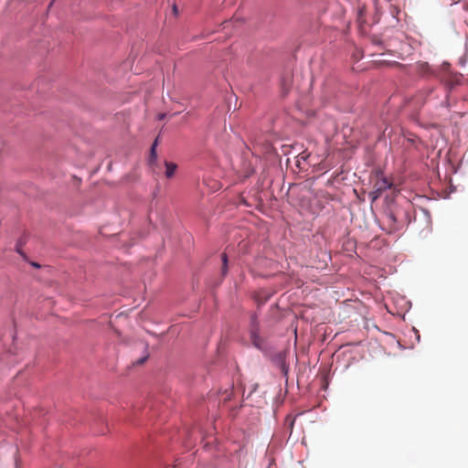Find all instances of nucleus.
Listing matches in <instances>:
<instances>
[{
  "instance_id": "1",
  "label": "nucleus",
  "mask_w": 468,
  "mask_h": 468,
  "mask_svg": "<svg viewBox=\"0 0 468 468\" xmlns=\"http://www.w3.org/2000/svg\"><path fill=\"white\" fill-rule=\"evenodd\" d=\"M392 186V183L388 181V179L382 175L380 177L378 176L375 184H374V190L370 194L372 197V200L375 201L377 198H378L381 194L387 190L388 188H390Z\"/></svg>"
},
{
  "instance_id": "2",
  "label": "nucleus",
  "mask_w": 468,
  "mask_h": 468,
  "mask_svg": "<svg viewBox=\"0 0 468 468\" xmlns=\"http://www.w3.org/2000/svg\"><path fill=\"white\" fill-rule=\"evenodd\" d=\"M250 340H251L252 345L259 349L262 348L263 340L259 335V324H258L257 316L255 314L251 315V317H250Z\"/></svg>"
},
{
  "instance_id": "13",
  "label": "nucleus",
  "mask_w": 468,
  "mask_h": 468,
  "mask_svg": "<svg viewBox=\"0 0 468 468\" xmlns=\"http://www.w3.org/2000/svg\"><path fill=\"white\" fill-rule=\"evenodd\" d=\"M53 1L50 3V5H52Z\"/></svg>"
},
{
  "instance_id": "10",
  "label": "nucleus",
  "mask_w": 468,
  "mask_h": 468,
  "mask_svg": "<svg viewBox=\"0 0 468 468\" xmlns=\"http://www.w3.org/2000/svg\"><path fill=\"white\" fill-rule=\"evenodd\" d=\"M32 265L36 268H39V264L36 263V262H33Z\"/></svg>"
},
{
  "instance_id": "8",
  "label": "nucleus",
  "mask_w": 468,
  "mask_h": 468,
  "mask_svg": "<svg viewBox=\"0 0 468 468\" xmlns=\"http://www.w3.org/2000/svg\"><path fill=\"white\" fill-rule=\"evenodd\" d=\"M146 360V357L141 358L137 361L138 365H142Z\"/></svg>"
},
{
  "instance_id": "7",
  "label": "nucleus",
  "mask_w": 468,
  "mask_h": 468,
  "mask_svg": "<svg viewBox=\"0 0 468 468\" xmlns=\"http://www.w3.org/2000/svg\"><path fill=\"white\" fill-rule=\"evenodd\" d=\"M285 423L289 425L290 429H292V426L294 424V418L291 416H287L285 420Z\"/></svg>"
},
{
  "instance_id": "9",
  "label": "nucleus",
  "mask_w": 468,
  "mask_h": 468,
  "mask_svg": "<svg viewBox=\"0 0 468 468\" xmlns=\"http://www.w3.org/2000/svg\"><path fill=\"white\" fill-rule=\"evenodd\" d=\"M173 11H174L175 14H177V7H176V5L173 6Z\"/></svg>"
},
{
  "instance_id": "4",
  "label": "nucleus",
  "mask_w": 468,
  "mask_h": 468,
  "mask_svg": "<svg viewBox=\"0 0 468 468\" xmlns=\"http://www.w3.org/2000/svg\"><path fill=\"white\" fill-rule=\"evenodd\" d=\"M387 219H388L390 229L395 230L397 229L395 226V224L397 222V218H396L395 215L391 212L387 214Z\"/></svg>"
},
{
  "instance_id": "12",
  "label": "nucleus",
  "mask_w": 468,
  "mask_h": 468,
  "mask_svg": "<svg viewBox=\"0 0 468 468\" xmlns=\"http://www.w3.org/2000/svg\"><path fill=\"white\" fill-rule=\"evenodd\" d=\"M17 252L21 254V249H17Z\"/></svg>"
},
{
  "instance_id": "3",
  "label": "nucleus",
  "mask_w": 468,
  "mask_h": 468,
  "mask_svg": "<svg viewBox=\"0 0 468 468\" xmlns=\"http://www.w3.org/2000/svg\"><path fill=\"white\" fill-rule=\"evenodd\" d=\"M165 176L167 178H172L176 174L177 165L175 163L168 162V161L165 162Z\"/></svg>"
},
{
  "instance_id": "5",
  "label": "nucleus",
  "mask_w": 468,
  "mask_h": 468,
  "mask_svg": "<svg viewBox=\"0 0 468 468\" xmlns=\"http://www.w3.org/2000/svg\"><path fill=\"white\" fill-rule=\"evenodd\" d=\"M157 144H158V138H156L154 140V142L153 143L152 146H151V151H150V162H153L156 159L157 157V154H156V146H157Z\"/></svg>"
},
{
  "instance_id": "6",
  "label": "nucleus",
  "mask_w": 468,
  "mask_h": 468,
  "mask_svg": "<svg viewBox=\"0 0 468 468\" xmlns=\"http://www.w3.org/2000/svg\"><path fill=\"white\" fill-rule=\"evenodd\" d=\"M222 260V274L226 275L228 271V257L226 253H223L221 255Z\"/></svg>"
},
{
  "instance_id": "11",
  "label": "nucleus",
  "mask_w": 468,
  "mask_h": 468,
  "mask_svg": "<svg viewBox=\"0 0 468 468\" xmlns=\"http://www.w3.org/2000/svg\"><path fill=\"white\" fill-rule=\"evenodd\" d=\"M164 116H165L164 114H160V115H159V120L164 119Z\"/></svg>"
}]
</instances>
